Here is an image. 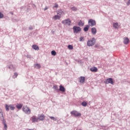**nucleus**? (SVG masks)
I'll return each mask as SVG.
<instances>
[{
  "label": "nucleus",
  "instance_id": "nucleus-1",
  "mask_svg": "<svg viewBox=\"0 0 130 130\" xmlns=\"http://www.w3.org/2000/svg\"><path fill=\"white\" fill-rule=\"evenodd\" d=\"M95 44V38H93L90 40H89L87 42V45L88 47H92Z\"/></svg>",
  "mask_w": 130,
  "mask_h": 130
},
{
  "label": "nucleus",
  "instance_id": "nucleus-2",
  "mask_svg": "<svg viewBox=\"0 0 130 130\" xmlns=\"http://www.w3.org/2000/svg\"><path fill=\"white\" fill-rule=\"evenodd\" d=\"M70 113L72 116L75 117H79L82 116V114H81V113L75 110L71 111Z\"/></svg>",
  "mask_w": 130,
  "mask_h": 130
},
{
  "label": "nucleus",
  "instance_id": "nucleus-3",
  "mask_svg": "<svg viewBox=\"0 0 130 130\" xmlns=\"http://www.w3.org/2000/svg\"><path fill=\"white\" fill-rule=\"evenodd\" d=\"M23 111L26 114H30L31 113V109L27 106H25L22 108Z\"/></svg>",
  "mask_w": 130,
  "mask_h": 130
},
{
  "label": "nucleus",
  "instance_id": "nucleus-4",
  "mask_svg": "<svg viewBox=\"0 0 130 130\" xmlns=\"http://www.w3.org/2000/svg\"><path fill=\"white\" fill-rule=\"evenodd\" d=\"M5 107L7 111H9L10 109L12 111L14 110L15 109V107L14 105H6Z\"/></svg>",
  "mask_w": 130,
  "mask_h": 130
},
{
  "label": "nucleus",
  "instance_id": "nucleus-5",
  "mask_svg": "<svg viewBox=\"0 0 130 130\" xmlns=\"http://www.w3.org/2000/svg\"><path fill=\"white\" fill-rule=\"evenodd\" d=\"M61 23L64 25H68L69 26H71L72 25V21H71V19L69 18L62 21Z\"/></svg>",
  "mask_w": 130,
  "mask_h": 130
},
{
  "label": "nucleus",
  "instance_id": "nucleus-6",
  "mask_svg": "<svg viewBox=\"0 0 130 130\" xmlns=\"http://www.w3.org/2000/svg\"><path fill=\"white\" fill-rule=\"evenodd\" d=\"M73 29L74 32L76 34L79 33L82 30V29L81 28V27L79 26H76L73 27Z\"/></svg>",
  "mask_w": 130,
  "mask_h": 130
},
{
  "label": "nucleus",
  "instance_id": "nucleus-7",
  "mask_svg": "<svg viewBox=\"0 0 130 130\" xmlns=\"http://www.w3.org/2000/svg\"><path fill=\"white\" fill-rule=\"evenodd\" d=\"M88 25L91 27H93L96 25V22L93 19H90L88 20Z\"/></svg>",
  "mask_w": 130,
  "mask_h": 130
},
{
  "label": "nucleus",
  "instance_id": "nucleus-8",
  "mask_svg": "<svg viewBox=\"0 0 130 130\" xmlns=\"http://www.w3.org/2000/svg\"><path fill=\"white\" fill-rule=\"evenodd\" d=\"M2 121V124L4 125V127L3 128V130H8V126L7 123V121L6 119H4L1 120Z\"/></svg>",
  "mask_w": 130,
  "mask_h": 130
},
{
  "label": "nucleus",
  "instance_id": "nucleus-9",
  "mask_svg": "<svg viewBox=\"0 0 130 130\" xmlns=\"http://www.w3.org/2000/svg\"><path fill=\"white\" fill-rule=\"evenodd\" d=\"M104 83L106 84H114V82L113 80V79L111 78H108L107 79L106 81H104Z\"/></svg>",
  "mask_w": 130,
  "mask_h": 130
},
{
  "label": "nucleus",
  "instance_id": "nucleus-10",
  "mask_svg": "<svg viewBox=\"0 0 130 130\" xmlns=\"http://www.w3.org/2000/svg\"><path fill=\"white\" fill-rule=\"evenodd\" d=\"M5 119L3 114V111L2 109L0 108V120H3Z\"/></svg>",
  "mask_w": 130,
  "mask_h": 130
},
{
  "label": "nucleus",
  "instance_id": "nucleus-11",
  "mask_svg": "<svg viewBox=\"0 0 130 130\" xmlns=\"http://www.w3.org/2000/svg\"><path fill=\"white\" fill-rule=\"evenodd\" d=\"M91 32L93 36H95L97 32V30H96V28H95V27L91 28Z\"/></svg>",
  "mask_w": 130,
  "mask_h": 130
},
{
  "label": "nucleus",
  "instance_id": "nucleus-12",
  "mask_svg": "<svg viewBox=\"0 0 130 130\" xmlns=\"http://www.w3.org/2000/svg\"><path fill=\"white\" fill-rule=\"evenodd\" d=\"M31 120L32 121V122L35 123L36 122L38 121V118L36 116H32L31 117Z\"/></svg>",
  "mask_w": 130,
  "mask_h": 130
},
{
  "label": "nucleus",
  "instance_id": "nucleus-13",
  "mask_svg": "<svg viewBox=\"0 0 130 130\" xmlns=\"http://www.w3.org/2000/svg\"><path fill=\"white\" fill-rule=\"evenodd\" d=\"M8 66V69L12 70L13 71H16V68H15V67H14L13 66V64H10L9 66Z\"/></svg>",
  "mask_w": 130,
  "mask_h": 130
},
{
  "label": "nucleus",
  "instance_id": "nucleus-14",
  "mask_svg": "<svg viewBox=\"0 0 130 130\" xmlns=\"http://www.w3.org/2000/svg\"><path fill=\"white\" fill-rule=\"evenodd\" d=\"M123 43H124V44H128V43H129V40L128 39V38H127V37H125L124 39H123Z\"/></svg>",
  "mask_w": 130,
  "mask_h": 130
},
{
  "label": "nucleus",
  "instance_id": "nucleus-15",
  "mask_svg": "<svg viewBox=\"0 0 130 130\" xmlns=\"http://www.w3.org/2000/svg\"><path fill=\"white\" fill-rule=\"evenodd\" d=\"M32 48L35 50L39 51L40 50V47L38 45H33L32 46Z\"/></svg>",
  "mask_w": 130,
  "mask_h": 130
},
{
  "label": "nucleus",
  "instance_id": "nucleus-16",
  "mask_svg": "<svg viewBox=\"0 0 130 130\" xmlns=\"http://www.w3.org/2000/svg\"><path fill=\"white\" fill-rule=\"evenodd\" d=\"M79 82H80L81 83H84V82H85V78L84 77H80L79 78Z\"/></svg>",
  "mask_w": 130,
  "mask_h": 130
},
{
  "label": "nucleus",
  "instance_id": "nucleus-17",
  "mask_svg": "<svg viewBox=\"0 0 130 130\" xmlns=\"http://www.w3.org/2000/svg\"><path fill=\"white\" fill-rule=\"evenodd\" d=\"M45 118V116H44V115L43 114H42L41 115L38 117V119L41 121L44 120Z\"/></svg>",
  "mask_w": 130,
  "mask_h": 130
},
{
  "label": "nucleus",
  "instance_id": "nucleus-18",
  "mask_svg": "<svg viewBox=\"0 0 130 130\" xmlns=\"http://www.w3.org/2000/svg\"><path fill=\"white\" fill-rule=\"evenodd\" d=\"M59 90L63 92H66V88H64V87L60 85Z\"/></svg>",
  "mask_w": 130,
  "mask_h": 130
},
{
  "label": "nucleus",
  "instance_id": "nucleus-19",
  "mask_svg": "<svg viewBox=\"0 0 130 130\" xmlns=\"http://www.w3.org/2000/svg\"><path fill=\"white\" fill-rule=\"evenodd\" d=\"M34 67L35 69H39L41 68L42 67L40 64L37 63L34 64Z\"/></svg>",
  "mask_w": 130,
  "mask_h": 130
},
{
  "label": "nucleus",
  "instance_id": "nucleus-20",
  "mask_svg": "<svg viewBox=\"0 0 130 130\" xmlns=\"http://www.w3.org/2000/svg\"><path fill=\"white\" fill-rule=\"evenodd\" d=\"M84 22L82 21V20H80L78 22V25L80 27H82L84 26Z\"/></svg>",
  "mask_w": 130,
  "mask_h": 130
},
{
  "label": "nucleus",
  "instance_id": "nucleus-21",
  "mask_svg": "<svg viewBox=\"0 0 130 130\" xmlns=\"http://www.w3.org/2000/svg\"><path fill=\"white\" fill-rule=\"evenodd\" d=\"M60 18H61V17L59 16L58 15H55V16L53 17L52 19L53 20H57V19L59 20V19H60Z\"/></svg>",
  "mask_w": 130,
  "mask_h": 130
},
{
  "label": "nucleus",
  "instance_id": "nucleus-22",
  "mask_svg": "<svg viewBox=\"0 0 130 130\" xmlns=\"http://www.w3.org/2000/svg\"><path fill=\"white\" fill-rule=\"evenodd\" d=\"M90 70L93 72H96L98 71V69L96 67H93L90 68Z\"/></svg>",
  "mask_w": 130,
  "mask_h": 130
},
{
  "label": "nucleus",
  "instance_id": "nucleus-23",
  "mask_svg": "<svg viewBox=\"0 0 130 130\" xmlns=\"http://www.w3.org/2000/svg\"><path fill=\"white\" fill-rule=\"evenodd\" d=\"M23 107V105L21 104H18L16 106V107L18 109H20L22 108Z\"/></svg>",
  "mask_w": 130,
  "mask_h": 130
},
{
  "label": "nucleus",
  "instance_id": "nucleus-24",
  "mask_svg": "<svg viewBox=\"0 0 130 130\" xmlns=\"http://www.w3.org/2000/svg\"><path fill=\"white\" fill-rule=\"evenodd\" d=\"M89 25H86L85 27L83 29V30L85 31V32H86L89 29Z\"/></svg>",
  "mask_w": 130,
  "mask_h": 130
},
{
  "label": "nucleus",
  "instance_id": "nucleus-25",
  "mask_svg": "<svg viewBox=\"0 0 130 130\" xmlns=\"http://www.w3.org/2000/svg\"><path fill=\"white\" fill-rule=\"evenodd\" d=\"M113 27L115 28V29H117L119 27V24L118 23L116 22V23H113Z\"/></svg>",
  "mask_w": 130,
  "mask_h": 130
},
{
  "label": "nucleus",
  "instance_id": "nucleus-26",
  "mask_svg": "<svg viewBox=\"0 0 130 130\" xmlns=\"http://www.w3.org/2000/svg\"><path fill=\"white\" fill-rule=\"evenodd\" d=\"M63 13V12H62L61 10H59L58 12H57V14L58 16H59L60 17V16H61V14H62Z\"/></svg>",
  "mask_w": 130,
  "mask_h": 130
},
{
  "label": "nucleus",
  "instance_id": "nucleus-27",
  "mask_svg": "<svg viewBox=\"0 0 130 130\" xmlns=\"http://www.w3.org/2000/svg\"><path fill=\"white\" fill-rule=\"evenodd\" d=\"M53 88L57 91H59V89H58V87H57V85H54L53 87Z\"/></svg>",
  "mask_w": 130,
  "mask_h": 130
},
{
  "label": "nucleus",
  "instance_id": "nucleus-28",
  "mask_svg": "<svg viewBox=\"0 0 130 130\" xmlns=\"http://www.w3.org/2000/svg\"><path fill=\"white\" fill-rule=\"evenodd\" d=\"M94 48H98V49H101L102 48V47L99 44H96L94 46Z\"/></svg>",
  "mask_w": 130,
  "mask_h": 130
},
{
  "label": "nucleus",
  "instance_id": "nucleus-29",
  "mask_svg": "<svg viewBox=\"0 0 130 130\" xmlns=\"http://www.w3.org/2000/svg\"><path fill=\"white\" fill-rule=\"evenodd\" d=\"M68 48L69 50H73L74 49V47L72 45H68Z\"/></svg>",
  "mask_w": 130,
  "mask_h": 130
},
{
  "label": "nucleus",
  "instance_id": "nucleus-30",
  "mask_svg": "<svg viewBox=\"0 0 130 130\" xmlns=\"http://www.w3.org/2000/svg\"><path fill=\"white\" fill-rule=\"evenodd\" d=\"M49 117L51 119L53 120V121H56V120H57V119H56V118H55V117H53V116H49Z\"/></svg>",
  "mask_w": 130,
  "mask_h": 130
},
{
  "label": "nucleus",
  "instance_id": "nucleus-31",
  "mask_svg": "<svg viewBox=\"0 0 130 130\" xmlns=\"http://www.w3.org/2000/svg\"><path fill=\"white\" fill-rule=\"evenodd\" d=\"M18 76V74L17 73H14V76H13V78L14 79L16 78Z\"/></svg>",
  "mask_w": 130,
  "mask_h": 130
},
{
  "label": "nucleus",
  "instance_id": "nucleus-32",
  "mask_svg": "<svg viewBox=\"0 0 130 130\" xmlns=\"http://www.w3.org/2000/svg\"><path fill=\"white\" fill-rule=\"evenodd\" d=\"M81 105H82L83 107H86V106H87V103L86 102L84 101V102H83L82 103Z\"/></svg>",
  "mask_w": 130,
  "mask_h": 130
},
{
  "label": "nucleus",
  "instance_id": "nucleus-33",
  "mask_svg": "<svg viewBox=\"0 0 130 130\" xmlns=\"http://www.w3.org/2000/svg\"><path fill=\"white\" fill-rule=\"evenodd\" d=\"M71 10L73 11H76L78 10V9L75 7H73L71 8Z\"/></svg>",
  "mask_w": 130,
  "mask_h": 130
},
{
  "label": "nucleus",
  "instance_id": "nucleus-34",
  "mask_svg": "<svg viewBox=\"0 0 130 130\" xmlns=\"http://www.w3.org/2000/svg\"><path fill=\"white\" fill-rule=\"evenodd\" d=\"M51 54L53 56H55V55H56V52H55V51H52Z\"/></svg>",
  "mask_w": 130,
  "mask_h": 130
},
{
  "label": "nucleus",
  "instance_id": "nucleus-35",
  "mask_svg": "<svg viewBox=\"0 0 130 130\" xmlns=\"http://www.w3.org/2000/svg\"><path fill=\"white\" fill-rule=\"evenodd\" d=\"M4 17V15L0 12V19H2Z\"/></svg>",
  "mask_w": 130,
  "mask_h": 130
},
{
  "label": "nucleus",
  "instance_id": "nucleus-36",
  "mask_svg": "<svg viewBox=\"0 0 130 130\" xmlns=\"http://www.w3.org/2000/svg\"><path fill=\"white\" fill-rule=\"evenodd\" d=\"M84 41V37H81L80 38L79 41H80V42H83Z\"/></svg>",
  "mask_w": 130,
  "mask_h": 130
},
{
  "label": "nucleus",
  "instance_id": "nucleus-37",
  "mask_svg": "<svg viewBox=\"0 0 130 130\" xmlns=\"http://www.w3.org/2000/svg\"><path fill=\"white\" fill-rule=\"evenodd\" d=\"M58 8V5H57V4H55L54 6H53V8L54 9V8Z\"/></svg>",
  "mask_w": 130,
  "mask_h": 130
},
{
  "label": "nucleus",
  "instance_id": "nucleus-38",
  "mask_svg": "<svg viewBox=\"0 0 130 130\" xmlns=\"http://www.w3.org/2000/svg\"><path fill=\"white\" fill-rule=\"evenodd\" d=\"M29 29L30 30H33V26L30 25L29 27Z\"/></svg>",
  "mask_w": 130,
  "mask_h": 130
},
{
  "label": "nucleus",
  "instance_id": "nucleus-39",
  "mask_svg": "<svg viewBox=\"0 0 130 130\" xmlns=\"http://www.w3.org/2000/svg\"><path fill=\"white\" fill-rule=\"evenodd\" d=\"M26 57H27V58H31V56L30 55H27L26 56Z\"/></svg>",
  "mask_w": 130,
  "mask_h": 130
},
{
  "label": "nucleus",
  "instance_id": "nucleus-40",
  "mask_svg": "<svg viewBox=\"0 0 130 130\" xmlns=\"http://www.w3.org/2000/svg\"><path fill=\"white\" fill-rule=\"evenodd\" d=\"M127 6H129L130 5V0H128V2L126 3Z\"/></svg>",
  "mask_w": 130,
  "mask_h": 130
},
{
  "label": "nucleus",
  "instance_id": "nucleus-41",
  "mask_svg": "<svg viewBox=\"0 0 130 130\" xmlns=\"http://www.w3.org/2000/svg\"><path fill=\"white\" fill-rule=\"evenodd\" d=\"M47 9H48V8H47V7H46L44 9V11H46L47 10Z\"/></svg>",
  "mask_w": 130,
  "mask_h": 130
},
{
  "label": "nucleus",
  "instance_id": "nucleus-42",
  "mask_svg": "<svg viewBox=\"0 0 130 130\" xmlns=\"http://www.w3.org/2000/svg\"><path fill=\"white\" fill-rule=\"evenodd\" d=\"M28 130H34V129H29Z\"/></svg>",
  "mask_w": 130,
  "mask_h": 130
},
{
  "label": "nucleus",
  "instance_id": "nucleus-43",
  "mask_svg": "<svg viewBox=\"0 0 130 130\" xmlns=\"http://www.w3.org/2000/svg\"><path fill=\"white\" fill-rule=\"evenodd\" d=\"M11 14H12V15H13V13H11Z\"/></svg>",
  "mask_w": 130,
  "mask_h": 130
},
{
  "label": "nucleus",
  "instance_id": "nucleus-44",
  "mask_svg": "<svg viewBox=\"0 0 130 130\" xmlns=\"http://www.w3.org/2000/svg\"><path fill=\"white\" fill-rule=\"evenodd\" d=\"M79 130H82V129H79Z\"/></svg>",
  "mask_w": 130,
  "mask_h": 130
}]
</instances>
